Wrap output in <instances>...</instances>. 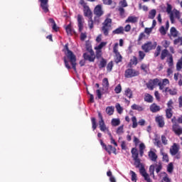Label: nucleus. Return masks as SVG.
<instances>
[{
    "label": "nucleus",
    "mask_w": 182,
    "mask_h": 182,
    "mask_svg": "<svg viewBox=\"0 0 182 182\" xmlns=\"http://www.w3.org/2000/svg\"><path fill=\"white\" fill-rule=\"evenodd\" d=\"M63 52L65 53V56L63 58L65 66L68 70L71 69V66L69 65V62L67 59L69 60L70 63L72 65V68L74 71H77L76 65L77 63H76V55L68 48V44H65L64 46Z\"/></svg>",
    "instance_id": "obj_1"
},
{
    "label": "nucleus",
    "mask_w": 182,
    "mask_h": 182,
    "mask_svg": "<svg viewBox=\"0 0 182 182\" xmlns=\"http://www.w3.org/2000/svg\"><path fill=\"white\" fill-rule=\"evenodd\" d=\"M85 49L90 53V55L87 53H84L83 58L85 60H89V62H95V54L94 50L92 49V45L90 43H85Z\"/></svg>",
    "instance_id": "obj_2"
},
{
    "label": "nucleus",
    "mask_w": 182,
    "mask_h": 182,
    "mask_svg": "<svg viewBox=\"0 0 182 182\" xmlns=\"http://www.w3.org/2000/svg\"><path fill=\"white\" fill-rule=\"evenodd\" d=\"M112 20L109 18H105L103 23H102L101 31L105 36L109 35V32L112 31Z\"/></svg>",
    "instance_id": "obj_3"
},
{
    "label": "nucleus",
    "mask_w": 182,
    "mask_h": 182,
    "mask_svg": "<svg viewBox=\"0 0 182 182\" xmlns=\"http://www.w3.org/2000/svg\"><path fill=\"white\" fill-rule=\"evenodd\" d=\"M156 48H157V42L153 43L151 41L144 43V45L141 46V48L145 53H149L151 50H155Z\"/></svg>",
    "instance_id": "obj_4"
},
{
    "label": "nucleus",
    "mask_w": 182,
    "mask_h": 182,
    "mask_svg": "<svg viewBox=\"0 0 182 182\" xmlns=\"http://www.w3.org/2000/svg\"><path fill=\"white\" fill-rule=\"evenodd\" d=\"M94 15L96 16L94 17V22H97V23H100V17L103 16L104 14V11L102 10V6L101 4H98L96 6L95 8H94L93 11Z\"/></svg>",
    "instance_id": "obj_5"
},
{
    "label": "nucleus",
    "mask_w": 182,
    "mask_h": 182,
    "mask_svg": "<svg viewBox=\"0 0 182 182\" xmlns=\"http://www.w3.org/2000/svg\"><path fill=\"white\" fill-rule=\"evenodd\" d=\"M133 161H134V166L136 168H140L143 166L141 162H140V159H139V152L136 148H132L131 151Z\"/></svg>",
    "instance_id": "obj_6"
},
{
    "label": "nucleus",
    "mask_w": 182,
    "mask_h": 182,
    "mask_svg": "<svg viewBox=\"0 0 182 182\" xmlns=\"http://www.w3.org/2000/svg\"><path fill=\"white\" fill-rule=\"evenodd\" d=\"M139 75V72L133 69V68H128L124 72V77L127 78H132L138 77Z\"/></svg>",
    "instance_id": "obj_7"
},
{
    "label": "nucleus",
    "mask_w": 182,
    "mask_h": 182,
    "mask_svg": "<svg viewBox=\"0 0 182 182\" xmlns=\"http://www.w3.org/2000/svg\"><path fill=\"white\" fill-rule=\"evenodd\" d=\"M113 53L115 54V58L114 59V61L117 64H119V63H122V55H120L119 52L118 51V43H115V45L113 47Z\"/></svg>",
    "instance_id": "obj_8"
},
{
    "label": "nucleus",
    "mask_w": 182,
    "mask_h": 182,
    "mask_svg": "<svg viewBox=\"0 0 182 182\" xmlns=\"http://www.w3.org/2000/svg\"><path fill=\"white\" fill-rule=\"evenodd\" d=\"M100 145L102 146V148L105 150L108 153L109 155H111L112 153H114L115 155L116 154V149L113 147L112 145L107 146L106 144H105L102 141V139H100Z\"/></svg>",
    "instance_id": "obj_9"
},
{
    "label": "nucleus",
    "mask_w": 182,
    "mask_h": 182,
    "mask_svg": "<svg viewBox=\"0 0 182 182\" xmlns=\"http://www.w3.org/2000/svg\"><path fill=\"white\" fill-rule=\"evenodd\" d=\"M98 116H99V118L100 119L99 121V126H100V131L102 132H107V134H108V132H110V131L107 127L106 124H105L102 114L100 112H99Z\"/></svg>",
    "instance_id": "obj_10"
},
{
    "label": "nucleus",
    "mask_w": 182,
    "mask_h": 182,
    "mask_svg": "<svg viewBox=\"0 0 182 182\" xmlns=\"http://www.w3.org/2000/svg\"><path fill=\"white\" fill-rule=\"evenodd\" d=\"M160 80L159 78L150 79L146 83V87L149 90H154L156 86H159Z\"/></svg>",
    "instance_id": "obj_11"
},
{
    "label": "nucleus",
    "mask_w": 182,
    "mask_h": 182,
    "mask_svg": "<svg viewBox=\"0 0 182 182\" xmlns=\"http://www.w3.org/2000/svg\"><path fill=\"white\" fill-rule=\"evenodd\" d=\"M132 128L136 129L138 127V124L139 126H145L146 121L145 119H141L139 120V122H137V118L136 117H132Z\"/></svg>",
    "instance_id": "obj_12"
},
{
    "label": "nucleus",
    "mask_w": 182,
    "mask_h": 182,
    "mask_svg": "<svg viewBox=\"0 0 182 182\" xmlns=\"http://www.w3.org/2000/svg\"><path fill=\"white\" fill-rule=\"evenodd\" d=\"M155 122L158 124L159 128L165 127V118L163 115H158L155 117Z\"/></svg>",
    "instance_id": "obj_13"
},
{
    "label": "nucleus",
    "mask_w": 182,
    "mask_h": 182,
    "mask_svg": "<svg viewBox=\"0 0 182 182\" xmlns=\"http://www.w3.org/2000/svg\"><path fill=\"white\" fill-rule=\"evenodd\" d=\"M139 169L140 174L142 175V176L144 178V181L147 182H151V180L150 178V176L149 173H146L145 167L143 166H141Z\"/></svg>",
    "instance_id": "obj_14"
},
{
    "label": "nucleus",
    "mask_w": 182,
    "mask_h": 182,
    "mask_svg": "<svg viewBox=\"0 0 182 182\" xmlns=\"http://www.w3.org/2000/svg\"><path fill=\"white\" fill-rule=\"evenodd\" d=\"M78 32H82L84 29V18L82 15L77 14Z\"/></svg>",
    "instance_id": "obj_15"
},
{
    "label": "nucleus",
    "mask_w": 182,
    "mask_h": 182,
    "mask_svg": "<svg viewBox=\"0 0 182 182\" xmlns=\"http://www.w3.org/2000/svg\"><path fill=\"white\" fill-rule=\"evenodd\" d=\"M172 132L175 133L176 136L182 135V127L178 124H173Z\"/></svg>",
    "instance_id": "obj_16"
},
{
    "label": "nucleus",
    "mask_w": 182,
    "mask_h": 182,
    "mask_svg": "<svg viewBox=\"0 0 182 182\" xmlns=\"http://www.w3.org/2000/svg\"><path fill=\"white\" fill-rule=\"evenodd\" d=\"M169 83H170V81L167 78L163 79V81L159 80V85H158L159 87V90H162V92L164 91L165 89L167 88L166 87V85H168Z\"/></svg>",
    "instance_id": "obj_17"
},
{
    "label": "nucleus",
    "mask_w": 182,
    "mask_h": 182,
    "mask_svg": "<svg viewBox=\"0 0 182 182\" xmlns=\"http://www.w3.org/2000/svg\"><path fill=\"white\" fill-rule=\"evenodd\" d=\"M41 2V8L42 9L43 11L47 14L49 11L48 9V0H38Z\"/></svg>",
    "instance_id": "obj_18"
},
{
    "label": "nucleus",
    "mask_w": 182,
    "mask_h": 182,
    "mask_svg": "<svg viewBox=\"0 0 182 182\" xmlns=\"http://www.w3.org/2000/svg\"><path fill=\"white\" fill-rule=\"evenodd\" d=\"M83 9L84 16L85 17H87L89 19H92V11L90 10V8L88 6H84Z\"/></svg>",
    "instance_id": "obj_19"
},
{
    "label": "nucleus",
    "mask_w": 182,
    "mask_h": 182,
    "mask_svg": "<svg viewBox=\"0 0 182 182\" xmlns=\"http://www.w3.org/2000/svg\"><path fill=\"white\" fill-rule=\"evenodd\" d=\"M163 93H168L171 96H175L178 93V90L176 88L171 89L170 87H166L162 91Z\"/></svg>",
    "instance_id": "obj_20"
},
{
    "label": "nucleus",
    "mask_w": 182,
    "mask_h": 182,
    "mask_svg": "<svg viewBox=\"0 0 182 182\" xmlns=\"http://www.w3.org/2000/svg\"><path fill=\"white\" fill-rule=\"evenodd\" d=\"M178 151H179V148L177 144L176 143L173 144L172 146L170 149L171 155L172 156L177 155V154L178 153Z\"/></svg>",
    "instance_id": "obj_21"
},
{
    "label": "nucleus",
    "mask_w": 182,
    "mask_h": 182,
    "mask_svg": "<svg viewBox=\"0 0 182 182\" xmlns=\"http://www.w3.org/2000/svg\"><path fill=\"white\" fill-rule=\"evenodd\" d=\"M178 31L175 27H171L170 30V34H168V36H170V38L172 37L173 38H176L178 36Z\"/></svg>",
    "instance_id": "obj_22"
},
{
    "label": "nucleus",
    "mask_w": 182,
    "mask_h": 182,
    "mask_svg": "<svg viewBox=\"0 0 182 182\" xmlns=\"http://www.w3.org/2000/svg\"><path fill=\"white\" fill-rule=\"evenodd\" d=\"M161 108L159 105H157V104L153 103L151 105V106H149V110H151V112L152 113H157L160 111Z\"/></svg>",
    "instance_id": "obj_23"
},
{
    "label": "nucleus",
    "mask_w": 182,
    "mask_h": 182,
    "mask_svg": "<svg viewBox=\"0 0 182 182\" xmlns=\"http://www.w3.org/2000/svg\"><path fill=\"white\" fill-rule=\"evenodd\" d=\"M149 159H151V161H157V159H158V156L157 154H156V153L151 150L149 151Z\"/></svg>",
    "instance_id": "obj_24"
},
{
    "label": "nucleus",
    "mask_w": 182,
    "mask_h": 182,
    "mask_svg": "<svg viewBox=\"0 0 182 182\" xmlns=\"http://www.w3.org/2000/svg\"><path fill=\"white\" fill-rule=\"evenodd\" d=\"M144 102H146L147 103H153L154 102V97L151 95L145 93L144 94Z\"/></svg>",
    "instance_id": "obj_25"
},
{
    "label": "nucleus",
    "mask_w": 182,
    "mask_h": 182,
    "mask_svg": "<svg viewBox=\"0 0 182 182\" xmlns=\"http://www.w3.org/2000/svg\"><path fill=\"white\" fill-rule=\"evenodd\" d=\"M113 35H123L124 34V27L119 26L117 29L112 31Z\"/></svg>",
    "instance_id": "obj_26"
},
{
    "label": "nucleus",
    "mask_w": 182,
    "mask_h": 182,
    "mask_svg": "<svg viewBox=\"0 0 182 182\" xmlns=\"http://www.w3.org/2000/svg\"><path fill=\"white\" fill-rule=\"evenodd\" d=\"M173 115V111L171 109H165V117L166 119H171Z\"/></svg>",
    "instance_id": "obj_27"
},
{
    "label": "nucleus",
    "mask_w": 182,
    "mask_h": 182,
    "mask_svg": "<svg viewBox=\"0 0 182 182\" xmlns=\"http://www.w3.org/2000/svg\"><path fill=\"white\" fill-rule=\"evenodd\" d=\"M138 22V17L135 16H129L127 20H125V23H135Z\"/></svg>",
    "instance_id": "obj_28"
},
{
    "label": "nucleus",
    "mask_w": 182,
    "mask_h": 182,
    "mask_svg": "<svg viewBox=\"0 0 182 182\" xmlns=\"http://www.w3.org/2000/svg\"><path fill=\"white\" fill-rule=\"evenodd\" d=\"M132 109L133 110H137L139 112H143L144 107L142 106H140L137 104H133L131 107Z\"/></svg>",
    "instance_id": "obj_29"
},
{
    "label": "nucleus",
    "mask_w": 182,
    "mask_h": 182,
    "mask_svg": "<svg viewBox=\"0 0 182 182\" xmlns=\"http://www.w3.org/2000/svg\"><path fill=\"white\" fill-rule=\"evenodd\" d=\"M65 31L68 35L72 36L75 33L74 30L72 28L71 23H69L68 26L65 27Z\"/></svg>",
    "instance_id": "obj_30"
},
{
    "label": "nucleus",
    "mask_w": 182,
    "mask_h": 182,
    "mask_svg": "<svg viewBox=\"0 0 182 182\" xmlns=\"http://www.w3.org/2000/svg\"><path fill=\"white\" fill-rule=\"evenodd\" d=\"M124 95L127 96L129 99L133 98V91L130 88L125 90Z\"/></svg>",
    "instance_id": "obj_31"
},
{
    "label": "nucleus",
    "mask_w": 182,
    "mask_h": 182,
    "mask_svg": "<svg viewBox=\"0 0 182 182\" xmlns=\"http://www.w3.org/2000/svg\"><path fill=\"white\" fill-rule=\"evenodd\" d=\"M107 60L103 58H102V59H101V60L100 62V64H99V68L100 69H102V68H105L106 65H107Z\"/></svg>",
    "instance_id": "obj_32"
},
{
    "label": "nucleus",
    "mask_w": 182,
    "mask_h": 182,
    "mask_svg": "<svg viewBox=\"0 0 182 182\" xmlns=\"http://www.w3.org/2000/svg\"><path fill=\"white\" fill-rule=\"evenodd\" d=\"M156 13H157V11L155 9H152V10L149 11L148 18L149 19H154Z\"/></svg>",
    "instance_id": "obj_33"
},
{
    "label": "nucleus",
    "mask_w": 182,
    "mask_h": 182,
    "mask_svg": "<svg viewBox=\"0 0 182 182\" xmlns=\"http://www.w3.org/2000/svg\"><path fill=\"white\" fill-rule=\"evenodd\" d=\"M167 55H168V50L167 49H164L162 53H161V60H165Z\"/></svg>",
    "instance_id": "obj_34"
},
{
    "label": "nucleus",
    "mask_w": 182,
    "mask_h": 182,
    "mask_svg": "<svg viewBox=\"0 0 182 182\" xmlns=\"http://www.w3.org/2000/svg\"><path fill=\"white\" fill-rule=\"evenodd\" d=\"M106 112L109 116H112L114 114V107H107L106 109Z\"/></svg>",
    "instance_id": "obj_35"
},
{
    "label": "nucleus",
    "mask_w": 182,
    "mask_h": 182,
    "mask_svg": "<svg viewBox=\"0 0 182 182\" xmlns=\"http://www.w3.org/2000/svg\"><path fill=\"white\" fill-rule=\"evenodd\" d=\"M111 124H112V127H117V126H119V124H120V120H119V119L113 118V119H112Z\"/></svg>",
    "instance_id": "obj_36"
},
{
    "label": "nucleus",
    "mask_w": 182,
    "mask_h": 182,
    "mask_svg": "<svg viewBox=\"0 0 182 182\" xmlns=\"http://www.w3.org/2000/svg\"><path fill=\"white\" fill-rule=\"evenodd\" d=\"M145 38H146L145 33H140L139 36V38H137V44L139 45L141 44L142 40Z\"/></svg>",
    "instance_id": "obj_37"
},
{
    "label": "nucleus",
    "mask_w": 182,
    "mask_h": 182,
    "mask_svg": "<svg viewBox=\"0 0 182 182\" xmlns=\"http://www.w3.org/2000/svg\"><path fill=\"white\" fill-rule=\"evenodd\" d=\"M108 136L109 137V139H111V144L115 146L116 147L118 146V144L115 141V139H114L113 136L112 135L110 132H108Z\"/></svg>",
    "instance_id": "obj_38"
},
{
    "label": "nucleus",
    "mask_w": 182,
    "mask_h": 182,
    "mask_svg": "<svg viewBox=\"0 0 182 182\" xmlns=\"http://www.w3.org/2000/svg\"><path fill=\"white\" fill-rule=\"evenodd\" d=\"M170 55V58H168L167 60L168 65L169 68H172L173 66V58L171 55Z\"/></svg>",
    "instance_id": "obj_39"
},
{
    "label": "nucleus",
    "mask_w": 182,
    "mask_h": 182,
    "mask_svg": "<svg viewBox=\"0 0 182 182\" xmlns=\"http://www.w3.org/2000/svg\"><path fill=\"white\" fill-rule=\"evenodd\" d=\"M113 68H114V62L113 61L109 62L107 65V72L110 73L113 70Z\"/></svg>",
    "instance_id": "obj_40"
},
{
    "label": "nucleus",
    "mask_w": 182,
    "mask_h": 182,
    "mask_svg": "<svg viewBox=\"0 0 182 182\" xmlns=\"http://www.w3.org/2000/svg\"><path fill=\"white\" fill-rule=\"evenodd\" d=\"M91 122H92V128L93 131H95L97 128V124L96 123L95 117H92Z\"/></svg>",
    "instance_id": "obj_41"
},
{
    "label": "nucleus",
    "mask_w": 182,
    "mask_h": 182,
    "mask_svg": "<svg viewBox=\"0 0 182 182\" xmlns=\"http://www.w3.org/2000/svg\"><path fill=\"white\" fill-rule=\"evenodd\" d=\"M166 105H167L166 109H174L173 100H168Z\"/></svg>",
    "instance_id": "obj_42"
},
{
    "label": "nucleus",
    "mask_w": 182,
    "mask_h": 182,
    "mask_svg": "<svg viewBox=\"0 0 182 182\" xmlns=\"http://www.w3.org/2000/svg\"><path fill=\"white\" fill-rule=\"evenodd\" d=\"M154 171H155V166L153 165L149 166V176H153V178L155 177Z\"/></svg>",
    "instance_id": "obj_43"
},
{
    "label": "nucleus",
    "mask_w": 182,
    "mask_h": 182,
    "mask_svg": "<svg viewBox=\"0 0 182 182\" xmlns=\"http://www.w3.org/2000/svg\"><path fill=\"white\" fill-rule=\"evenodd\" d=\"M182 69V57L178 60V63H176V70L179 71Z\"/></svg>",
    "instance_id": "obj_44"
},
{
    "label": "nucleus",
    "mask_w": 182,
    "mask_h": 182,
    "mask_svg": "<svg viewBox=\"0 0 182 182\" xmlns=\"http://www.w3.org/2000/svg\"><path fill=\"white\" fill-rule=\"evenodd\" d=\"M107 175L108 177H109V182H116V179L114 176H112L111 171H107Z\"/></svg>",
    "instance_id": "obj_45"
},
{
    "label": "nucleus",
    "mask_w": 182,
    "mask_h": 182,
    "mask_svg": "<svg viewBox=\"0 0 182 182\" xmlns=\"http://www.w3.org/2000/svg\"><path fill=\"white\" fill-rule=\"evenodd\" d=\"M129 173L132 174V181L137 182V175L133 171H129Z\"/></svg>",
    "instance_id": "obj_46"
},
{
    "label": "nucleus",
    "mask_w": 182,
    "mask_h": 182,
    "mask_svg": "<svg viewBox=\"0 0 182 182\" xmlns=\"http://www.w3.org/2000/svg\"><path fill=\"white\" fill-rule=\"evenodd\" d=\"M167 171L170 173H173V163H169L167 166Z\"/></svg>",
    "instance_id": "obj_47"
},
{
    "label": "nucleus",
    "mask_w": 182,
    "mask_h": 182,
    "mask_svg": "<svg viewBox=\"0 0 182 182\" xmlns=\"http://www.w3.org/2000/svg\"><path fill=\"white\" fill-rule=\"evenodd\" d=\"M161 51V46H156V52L154 53V57L157 58L160 55V52Z\"/></svg>",
    "instance_id": "obj_48"
},
{
    "label": "nucleus",
    "mask_w": 182,
    "mask_h": 182,
    "mask_svg": "<svg viewBox=\"0 0 182 182\" xmlns=\"http://www.w3.org/2000/svg\"><path fill=\"white\" fill-rule=\"evenodd\" d=\"M107 45V43L102 42L100 44L95 48V50H102V48Z\"/></svg>",
    "instance_id": "obj_49"
},
{
    "label": "nucleus",
    "mask_w": 182,
    "mask_h": 182,
    "mask_svg": "<svg viewBox=\"0 0 182 182\" xmlns=\"http://www.w3.org/2000/svg\"><path fill=\"white\" fill-rule=\"evenodd\" d=\"M167 31H168V30H166V28H165L164 26H161L159 28V32H160L161 35H163V36L166 35Z\"/></svg>",
    "instance_id": "obj_50"
},
{
    "label": "nucleus",
    "mask_w": 182,
    "mask_h": 182,
    "mask_svg": "<svg viewBox=\"0 0 182 182\" xmlns=\"http://www.w3.org/2000/svg\"><path fill=\"white\" fill-rule=\"evenodd\" d=\"M102 56V50H96V55L95 58L100 59Z\"/></svg>",
    "instance_id": "obj_51"
},
{
    "label": "nucleus",
    "mask_w": 182,
    "mask_h": 182,
    "mask_svg": "<svg viewBox=\"0 0 182 182\" xmlns=\"http://www.w3.org/2000/svg\"><path fill=\"white\" fill-rule=\"evenodd\" d=\"M124 125H121L120 127H117V134H122L124 132Z\"/></svg>",
    "instance_id": "obj_52"
},
{
    "label": "nucleus",
    "mask_w": 182,
    "mask_h": 182,
    "mask_svg": "<svg viewBox=\"0 0 182 182\" xmlns=\"http://www.w3.org/2000/svg\"><path fill=\"white\" fill-rule=\"evenodd\" d=\"M156 173H159L160 171H161L162 168H163L162 164H161V162L159 163V165H156Z\"/></svg>",
    "instance_id": "obj_53"
},
{
    "label": "nucleus",
    "mask_w": 182,
    "mask_h": 182,
    "mask_svg": "<svg viewBox=\"0 0 182 182\" xmlns=\"http://www.w3.org/2000/svg\"><path fill=\"white\" fill-rule=\"evenodd\" d=\"M119 5H120L121 8H125V7L128 6L127 0H121L119 1Z\"/></svg>",
    "instance_id": "obj_54"
},
{
    "label": "nucleus",
    "mask_w": 182,
    "mask_h": 182,
    "mask_svg": "<svg viewBox=\"0 0 182 182\" xmlns=\"http://www.w3.org/2000/svg\"><path fill=\"white\" fill-rule=\"evenodd\" d=\"M88 27L90 29L94 28V21H92V18H89Z\"/></svg>",
    "instance_id": "obj_55"
},
{
    "label": "nucleus",
    "mask_w": 182,
    "mask_h": 182,
    "mask_svg": "<svg viewBox=\"0 0 182 182\" xmlns=\"http://www.w3.org/2000/svg\"><path fill=\"white\" fill-rule=\"evenodd\" d=\"M131 64L136 65L138 64V58L133 56V58L131 59Z\"/></svg>",
    "instance_id": "obj_56"
},
{
    "label": "nucleus",
    "mask_w": 182,
    "mask_h": 182,
    "mask_svg": "<svg viewBox=\"0 0 182 182\" xmlns=\"http://www.w3.org/2000/svg\"><path fill=\"white\" fill-rule=\"evenodd\" d=\"M178 43L182 46V37H178L174 40V45H178Z\"/></svg>",
    "instance_id": "obj_57"
},
{
    "label": "nucleus",
    "mask_w": 182,
    "mask_h": 182,
    "mask_svg": "<svg viewBox=\"0 0 182 182\" xmlns=\"http://www.w3.org/2000/svg\"><path fill=\"white\" fill-rule=\"evenodd\" d=\"M119 12L120 17L124 18V9L123 7L119 8Z\"/></svg>",
    "instance_id": "obj_58"
},
{
    "label": "nucleus",
    "mask_w": 182,
    "mask_h": 182,
    "mask_svg": "<svg viewBox=\"0 0 182 182\" xmlns=\"http://www.w3.org/2000/svg\"><path fill=\"white\" fill-rule=\"evenodd\" d=\"M114 90L117 94L122 92V85H117Z\"/></svg>",
    "instance_id": "obj_59"
},
{
    "label": "nucleus",
    "mask_w": 182,
    "mask_h": 182,
    "mask_svg": "<svg viewBox=\"0 0 182 182\" xmlns=\"http://www.w3.org/2000/svg\"><path fill=\"white\" fill-rule=\"evenodd\" d=\"M139 57L141 60H142L146 57V53L141 50L139 52Z\"/></svg>",
    "instance_id": "obj_60"
},
{
    "label": "nucleus",
    "mask_w": 182,
    "mask_h": 182,
    "mask_svg": "<svg viewBox=\"0 0 182 182\" xmlns=\"http://www.w3.org/2000/svg\"><path fill=\"white\" fill-rule=\"evenodd\" d=\"M162 143L164 146H166L168 144V140L166 139V137L164 135H162V136H161Z\"/></svg>",
    "instance_id": "obj_61"
},
{
    "label": "nucleus",
    "mask_w": 182,
    "mask_h": 182,
    "mask_svg": "<svg viewBox=\"0 0 182 182\" xmlns=\"http://www.w3.org/2000/svg\"><path fill=\"white\" fill-rule=\"evenodd\" d=\"M116 109H117V113H119V114H122V113L123 109H122V107L120 106L119 104H117V105H116Z\"/></svg>",
    "instance_id": "obj_62"
},
{
    "label": "nucleus",
    "mask_w": 182,
    "mask_h": 182,
    "mask_svg": "<svg viewBox=\"0 0 182 182\" xmlns=\"http://www.w3.org/2000/svg\"><path fill=\"white\" fill-rule=\"evenodd\" d=\"M87 38V33H80V41H84Z\"/></svg>",
    "instance_id": "obj_63"
},
{
    "label": "nucleus",
    "mask_w": 182,
    "mask_h": 182,
    "mask_svg": "<svg viewBox=\"0 0 182 182\" xmlns=\"http://www.w3.org/2000/svg\"><path fill=\"white\" fill-rule=\"evenodd\" d=\"M165 176L163 178V181L164 182H171V178H169L168 175L166 173H164Z\"/></svg>",
    "instance_id": "obj_64"
}]
</instances>
